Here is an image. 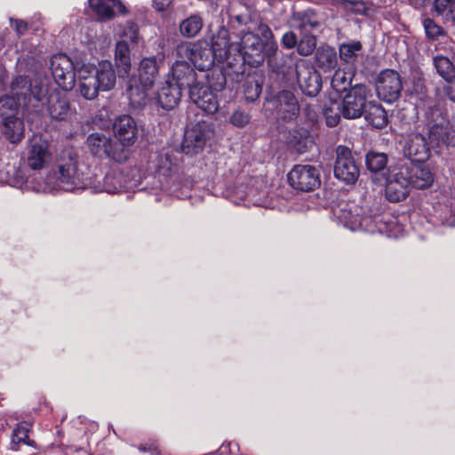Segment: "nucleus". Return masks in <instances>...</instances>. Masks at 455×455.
Masks as SVG:
<instances>
[{"mask_svg":"<svg viewBox=\"0 0 455 455\" xmlns=\"http://www.w3.org/2000/svg\"><path fill=\"white\" fill-rule=\"evenodd\" d=\"M51 70L56 84L64 91L72 90L77 77L78 91L89 100H94L100 91L112 90L116 82V72L108 60L101 61L98 66L74 64L68 55L60 53L52 57Z\"/></svg>","mask_w":455,"mask_h":455,"instance_id":"obj_1","label":"nucleus"},{"mask_svg":"<svg viewBox=\"0 0 455 455\" xmlns=\"http://www.w3.org/2000/svg\"><path fill=\"white\" fill-rule=\"evenodd\" d=\"M261 37L251 32L242 33L237 57L241 61L247 62L251 66L261 64L266 56L275 54L277 44L273 40V34L268 27L261 25L259 27Z\"/></svg>","mask_w":455,"mask_h":455,"instance_id":"obj_2","label":"nucleus"},{"mask_svg":"<svg viewBox=\"0 0 455 455\" xmlns=\"http://www.w3.org/2000/svg\"><path fill=\"white\" fill-rule=\"evenodd\" d=\"M158 73L159 66L156 57H146L141 60L139 78H131L128 84V95L132 106L140 108L148 104V92L153 86Z\"/></svg>","mask_w":455,"mask_h":455,"instance_id":"obj_3","label":"nucleus"},{"mask_svg":"<svg viewBox=\"0 0 455 455\" xmlns=\"http://www.w3.org/2000/svg\"><path fill=\"white\" fill-rule=\"evenodd\" d=\"M90 184L89 178L78 167L77 160L70 157L68 161L60 164L58 172L48 178L45 189L51 192L73 191L85 188Z\"/></svg>","mask_w":455,"mask_h":455,"instance_id":"obj_4","label":"nucleus"},{"mask_svg":"<svg viewBox=\"0 0 455 455\" xmlns=\"http://www.w3.org/2000/svg\"><path fill=\"white\" fill-rule=\"evenodd\" d=\"M426 119L429 132L430 143L440 145L455 144V132L451 131L449 123L444 116L443 107L440 103L430 101L426 111Z\"/></svg>","mask_w":455,"mask_h":455,"instance_id":"obj_5","label":"nucleus"},{"mask_svg":"<svg viewBox=\"0 0 455 455\" xmlns=\"http://www.w3.org/2000/svg\"><path fill=\"white\" fill-rule=\"evenodd\" d=\"M11 92L24 106L32 100L41 102L44 106L48 99V82L39 77L28 80L27 76H17L11 84Z\"/></svg>","mask_w":455,"mask_h":455,"instance_id":"obj_6","label":"nucleus"},{"mask_svg":"<svg viewBox=\"0 0 455 455\" xmlns=\"http://www.w3.org/2000/svg\"><path fill=\"white\" fill-rule=\"evenodd\" d=\"M89 151L100 158H109L116 162H124L128 158V152L108 132L91 133L86 140Z\"/></svg>","mask_w":455,"mask_h":455,"instance_id":"obj_7","label":"nucleus"},{"mask_svg":"<svg viewBox=\"0 0 455 455\" xmlns=\"http://www.w3.org/2000/svg\"><path fill=\"white\" fill-rule=\"evenodd\" d=\"M176 52L178 57L189 59L199 70H210L214 65L212 49L205 41L180 44Z\"/></svg>","mask_w":455,"mask_h":455,"instance_id":"obj_8","label":"nucleus"},{"mask_svg":"<svg viewBox=\"0 0 455 455\" xmlns=\"http://www.w3.org/2000/svg\"><path fill=\"white\" fill-rule=\"evenodd\" d=\"M333 212L339 222L351 230L372 231L371 218L364 215L363 207L355 202H340Z\"/></svg>","mask_w":455,"mask_h":455,"instance_id":"obj_9","label":"nucleus"},{"mask_svg":"<svg viewBox=\"0 0 455 455\" xmlns=\"http://www.w3.org/2000/svg\"><path fill=\"white\" fill-rule=\"evenodd\" d=\"M410 168L396 165L388 169L386 180V196L391 202H400L409 194Z\"/></svg>","mask_w":455,"mask_h":455,"instance_id":"obj_10","label":"nucleus"},{"mask_svg":"<svg viewBox=\"0 0 455 455\" xmlns=\"http://www.w3.org/2000/svg\"><path fill=\"white\" fill-rule=\"evenodd\" d=\"M370 96V90L365 85L357 84L352 87L342 100H339L343 110V117L346 119L361 117L365 111Z\"/></svg>","mask_w":455,"mask_h":455,"instance_id":"obj_11","label":"nucleus"},{"mask_svg":"<svg viewBox=\"0 0 455 455\" xmlns=\"http://www.w3.org/2000/svg\"><path fill=\"white\" fill-rule=\"evenodd\" d=\"M52 153L48 141L41 135L35 134L28 141L25 154L27 165L34 171L47 167L52 162Z\"/></svg>","mask_w":455,"mask_h":455,"instance_id":"obj_12","label":"nucleus"},{"mask_svg":"<svg viewBox=\"0 0 455 455\" xmlns=\"http://www.w3.org/2000/svg\"><path fill=\"white\" fill-rule=\"evenodd\" d=\"M337 158L334 165L335 177L347 183L354 184L360 174L359 166L349 148L344 146L337 148Z\"/></svg>","mask_w":455,"mask_h":455,"instance_id":"obj_13","label":"nucleus"},{"mask_svg":"<svg viewBox=\"0 0 455 455\" xmlns=\"http://www.w3.org/2000/svg\"><path fill=\"white\" fill-rule=\"evenodd\" d=\"M403 85L400 75L393 69L382 71L377 79L378 96L387 102H394L401 93Z\"/></svg>","mask_w":455,"mask_h":455,"instance_id":"obj_14","label":"nucleus"},{"mask_svg":"<svg viewBox=\"0 0 455 455\" xmlns=\"http://www.w3.org/2000/svg\"><path fill=\"white\" fill-rule=\"evenodd\" d=\"M212 134L211 126L206 123H197L188 127L182 142L183 152L188 155L197 154L204 148Z\"/></svg>","mask_w":455,"mask_h":455,"instance_id":"obj_15","label":"nucleus"},{"mask_svg":"<svg viewBox=\"0 0 455 455\" xmlns=\"http://www.w3.org/2000/svg\"><path fill=\"white\" fill-rule=\"evenodd\" d=\"M288 180L292 188L301 191L313 190L320 184L317 170L307 164L295 165L288 173Z\"/></svg>","mask_w":455,"mask_h":455,"instance_id":"obj_16","label":"nucleus"},{"mask_svg":"<svg viewBox=\"0 0 455 455\" xmlns=\"http://www.w3.org/2000/svg\"><path fill=\"white\" fill-rule=\"evenodd\" d=\"M297 80L300 90L308 96H315L321 89V77L316 70L306 61L296 65Z\"/></svg>","mask_w":455,"mask_h":455,"instance_id":"obj_17","label":"nucleus"},{"mask_svg":"<svg viewBox=\"0 0 455 455\" xmlns=\"http://www.w3.org/2000/svg\"><path fill=\"white\" fill-rule=\"evenodd\" d=\"M211 47L213 52L214 62L226 63L230 68L240 63V60L237 57V47L229 44L226 32L220 34L214 38Z\"/></svg>","mask_w":455,"mask_h":455,"instance_id":"obj_18","label":"nucleus"},{"mask_svg":"<svg viewBox=\"0 0 455 455\" xmlns=\"http://www.w3.org/2000/svg\"><path fill=\"white\" fill-rule=\"evenodd\" d=\"M428 140H430L428 139ZM430 141H427L426 138L420 133H411L403 147V152L406 157L411 159L412 162H423L429 157L430 147L434 148Z\"/></svg>","mask_w":455,"mask_h":455,"instance_id":"obj_19","label":"nucleus"},{"mask_svg":"<svg viewBox=\"0 0 455 455\" xmlns=\"http://www.w3.org/2000/svg\"><path fill=\"white\" fill-rule=\"evenodd\" d=\"M170 76V79L175 84L179 86L182 91L184 88L196 87L200 82L196 76L194 69L186 61L180 60L176 61L171 69V72L166 76Z\"/></svg>","mask_w":455,"mask_h":455,"instance_id":"obj_20","label":"nucleus"},{"mask_svg":"<svg viewBox=\"0 0 455 455\" xmlns=\"http://www.w3.org/2000/svg\"><path fill=\"white\" fill-rule=\"evenodd\" d=\"M270 103L275 107L278 118L283 121H291L299 115L298 101L291 92L283 91L280 92Z\"/></svg>","mask_w":455,"mask_h":455,"instance_id":"obj_21","label":"nucleus"},{"mask_svg":"<svg viewBox=\"0 0 455 455\" xmlns=\"http://www.w3.org/2000/svg\"><path fill=\"white\" fill-rule=\"evenodd\" d=\"M114 132L119 140L117 142L125 148L136 141L138 134L137 124L130 116H121L115 121Z\"/></svg>","mask_w":455,"mask_h":455,"instance_id":"obj_22","label":"nucleus"},{"mask_svg":"<svg viewBox=\"0 0 455 455\" xmlns=\"http://www.w3.org/2000/svg\"><path fill=\"white\" fill-rule=\"evenodd\" d=\"M189 98L199 108L208 114H214L219 109V101L214 92L201 83L190 89Z\"/></svg>","mask_w":455,"mask_h":455,"instance_id":"obj_23","label":"nucleus"},{"mask_svg":"<svg viewBox=\"0 0 455 455\" xmlns=\"http://www.w3.org/2000/svg\"><path fill=\"white\" fill-rule=\"evenodd\" d=\"M181 96L182 91L179 86L173 84L170 76H166L164 81L158 85L156 100L164 109L174 108L179 104Z\"/></svg>","mask_w":455,"mask_h":455,"instance_id":"obj_24","label":"nucleus"},{"mask_svg":"<svg viewBox=\"0 0 455 455\" xmlns=\"http://www.w3.org/2000/svg\"><path fill=\"white\" fill-rule=\"evenodd\" d=\"M90 8L100 20L106 21L113 19L116 12L126 13L125 6L120 0H89Z\"/></svg>","mask_w":455,"mask_h":455,"instance_id":"obj_25","label":"nucleus"},{"mask_svg":"<svg viewBox=\"0 0 455 455\" xmlns=\"http://www.w3.org/2000/svg\"><path fill=\"white\" fill-rule=\"evenodd\" d=\"M1 132L11 143L18 144L24 138V122L16 114L6 116L2 119Z\"/></svg>","mask_w":455,"mask_h":455,"instance_id":"obj_26","label":"nucleus"},{"mask_svg":"<svg viewBox=\"0 0 455 455\" xmlns=\"http://www.w3.org/2000/svg\"><path fill=\"white\" fill-rule=\"evenodd\" d=\"M50 116L56 120H65L71 114L69 102L65 95L59 92L49 94L45 102Z\"/></svg>","mask_w":455,"mask_h":455,"instance_id":"obj_27","label":"nucleus"},{"mask_svg":"<svg viewBox=\"0 0 455 455\" xmlns=\"http://www.w3.org/2000/svg\"><path fill=\"white\" fill-rule=\"evenodd\" d=\"M409 180L411 186L418 189H424L432 185L434 176L427 166L414 164L410 169Z\"/></svg>","mask_w":455,"mask_h":455,"instance_id":"obj_28","label":"nucleus"},{"mask_svg":"<svg viewBox=\"0 0 455 455\" xmlns=\"http://www.w3.org/2000/svg\"><path fill=\"white\" fill-rule=\"evenodd\" d=\"M363 115L365 120L375 128L381 129L387 124L385 109L374 101H368Z\"/></svg>","mask_w":455,"mask_h":455,"instance_id":"obj_29","label":"nucleus"},{"mask_svg":"<svg viewBox=\"0 0 455 455\" xmlns=\"http://www.w3.org/2000/svg\"><path fill=\"white\" fill-rule=\"evenodd\" d=\"M115 62L119 76L128 75L131 69L130 49L127 42L120 40L116 43L115 51Z\"/></svg>","mask_w":455,"mask_h":455,"instance_id":"obj_30","label":"nucleus"},{"mask_svg":"<svg viewBox=\"0 0 455 455\" xmlns=\"http://www.w3.org/2000/svg\"><path fill=\"white\" fill-rule=\"evenodd\" d=\"M316 62L324 71H331L337 66L336 52L331 47H322L317 50Z\"/></svg>","mask_w":455,"mask_h":455,"instance_id":"obj_31","label":"nucleus"},{"mask_svg":"<svg viewBox=\"0 0 455 455\" xmlns=\"http://www.w3.org/2000/svg\"><path fill=\"white\" fill-rule=\"evenodd\" d=\"M434 65L437 73L447 82L455 79V68L451 61L444 56H437L434 59Z\"/></svg>","mask_w":455,"mask_h":455,"instance_id":"obj_32","label":"nucleus"},{"mask_svg":"<svg viewBox=\"0 0 455 455\" xmlns=\"http://www.w3.org/2000/svg\"><path fill=\"white\" fill-rule=\"evenodd\" d=\"M323 115L328 126H336L340 120V116H343V110L341 109L339 101L330 100L329 104H325Z\"/></svg>","mask_w":455,"mask_h":455,"instance_id":"obj_33","label":"nucleus"},{"mask_svg":"<svg viewBox=\"0 0 455 455\" xmlns=\"http://www.w3.org/2000/svg\"><path fill=\"white\" fill-rule=\"evenodd\" d=\"M361 50L362 44L358 41L344 43L339 46V57L345 62L352 64L356 60Z\"/></svg>","mask_w":455,"mask_h":455,"instance_id":"obj_34","label":"nucleus"},{"mask_svg":"<svg viewBox=\"0 0 455 455\" xmlns=\"http://www.w3.org/2000/svg\"><path fill=\"white\" fill-rule=\"evenodd\" d=\"M207 86L212 92L221 91L226 84V75L222 68L211 69L206 75Z\"/></svg>","mask_w":455,"mask_h":455,"instance_id":"obj_35","label":"nucleus"},{"mask_svg":"<svg viewBox=\"0 0 455 455\" xmlns=\"http://www.w3.org/2000/svg\"><path fill=\"white\" fill-rule=\"evenodd\" d=\"M203 26L200 17L194 15L183 20L180 25V33L187 37H193L198 34Z\"/></svg>","mask_w":455,"mask_h":455,"instance_id":"obj_36","label":"nucleus"},{"mask_svg":"<svg viewBox=\"0 0 455 455\" xmlns=\"http://www.w3.org/2000/svg\"><path fill=\"white\" fill-rule=\"evenodd\" d=\"M352 73L337 70L331 79V86L337 92H346L351 86Z\"/></svg>","mask_w":455,"mask_h":455,"instance_id":"obj_37","label":"nucleus"},{"mask_svg":"<svg viewBox=\"0 0 455 455\" xmlns=\"http://www.w3.org/2000/svg\"><path fill=\"white\" fill-rule=\"evenodd\" d=\"M12 95L0 98V116L4 118L6 116L15 115L19 105H23L18 98L11 92Z\"/></svg>","mask_w":455,"mask_h":455,"instance_id":"obj_38","label":"nucleus"},{"mask_svg":"<svg viewBox=\"0 0 455 455\" xmlns=\"http://www.w3.org/2000/svg\"><path fill=\"white\" fill-rule=\"evenodd\" d=\"M387 163V157L384 153L369 152L366 156V165L372 172L383 171Z\"/></svg>","mask_w":455,"mask_h":455,"instance_id":"obj_39","label":"nucleus"},{"mask_svg":"<svg viewBox=\"0 0 455 455\" xmlns=\"http://www.w3.org/2000/svg\"><path fill=\"white\" fill-rule=\"evenodd\" d=\"M28 427L19 425L13 431L12 435V442L11 445L13 450L18 449V445L21 443L30 444L28 442Z\"/></svg>","mask_w":455,"mask_h":455,"instance_id":"obj_40","label":"nucleus"},{"mask_svg":"<svg viewBox=\"0 0 455 455\" xmlns=\"http://www.w3.org/2000/svg\"><path fill=\"white\" fill-rule=\"evenodd\" d=\"M316 39L314 36L305 35L298 44V52L302 56L310 55L315 49Z\"/></svg>","mask_w":455,"mask_h":455,"instance_id":"obj_41","label":"nucleus"},{"mask_svg":"<svg viewBox=\"0 0 455 455\" xmlns=\"http://www.w3.org/2000/svg\"><path fill=\"white\" fill-rule=\"evenodd\" d=\"M120 37L124 41L137 43L139 39L138 27L132 22H128L120 33Z\"/></svg>","mask_w":455,"mask_h":455,"instance_id":"obj_42","label":"nucleus"},{"mask_svg":"<svg viewBox=\"0 0 455 455\" xmlns=\"http://www.w3.org/2000/svg\"><path fill=\"white\" fill-rule=\"evenodd\" d=\"M230 123L236 127H244L251 121V116L240 109L235 110L229 117Z\"/></svg>","mask_w":455,"mask_h":455,"instance_id":"obj_43","label":"nucleus"},{"mask_svg":"<svg viewBox=\"0 0 455 455\" xmlns=\"http://www.w3.org/2000/svg\"><path fill=\"white\" fill-rule=\"evenodd\" d=\"M424 28L427 36L429 38L436 39L439 36L443 34V29L440 26H438L434 20L431 19L424 20Z\"/></svg>","mask_w":455,"mask_h":455,"instance_id":"obj_44","label":"nucleus"},{"mask_svg":"<svg viewBox=\"0 0 455 455\" xmlns=\"http://www.w3.org/2000/svg\"><path fill=\"white\" fill-rule=\"evenodd\" d=\"M345 8L355 13H363L365 11V4L361 1L343 0Z\"/></svg>","mask_w":455,"mask_h":455,"instance_id":"obj_45","label":"nucleus"},{"mask_svg":"<svg viewBox=\"0 0 455 455\" xmlns=\"http://www.w3.org/2000/svg\"><path fill=\"white\" fill-rule=\"evenodd\" d=\"M10 23L18 36L24 35L28 30V24L22 20L10 19Z\"/></svg>","mask_w":455,"mask_h":455,"instance_id":"obj_46","label":"nucleus"},{"mask_svg":"<svg viewBox=\"0 0 455 455\" xmlns=\"http://www.w3.org/2000/svg\"><path fill=\"white\" fill-rule=\"evenodd\" d=\"M283 45L287 49H291L297 44V36L291 31L286 32L282 38Z\"/></svg>","mask_w":455,"mask_h":455,"instance_id":"obj_47","label":"nucleus"},{"mask_svg":"<svg viewBox=\"0 0 455 455\" xmlns=\"http://www.w3.org/2000/svg\"><path fill=\"white\" fill-rule=\"evenodd\" d=\"M113 180H114V177L111 175H107L104 179L105 190L109 194L117 193L121 188L120 185H118V186L114 185L113 187L108 186L112 182Z\"/></svg>","mask_w":455,"mask_h":455,"instance_id":"obj_48","label":"nucleus"},{"mask_svg":"<svg viewBox=\"0 0 455 455\" xmlns=\"http://www.w3.org/2000/svg\"><path fill=\"white\" fill-rule=\"evenodd\" d=\"M153 3L157 11H164L169 6L170 0H153Z\"/></svg>","mask_w":455,"mask_h":455,"instance_id":"obj_49","label":"nucleus"},{"mask_svg":"<svg viewBox=\"0 0 455 455\" xmlns=\"http://www.w3.org/2000/svg\"><path fill=\"white\" fill-rule=\"evenodd\" d=\"M443 18L451 22H455V1H453L451 7L443 15Z\"/></svg>","mask_w":455,"mask_h":455,"instance_id":"obj_50","label":"nucleus"},{"mask_svg":"<svg viewBox=\"0 0 455 455\" xmlns=\"http://www.w3.org/2000/svg\"><path fill=\"white\" fill-rule=\"evenodd\" d=\"M450 84L448 85V87L446 88V92L450 97V99L455 102V80L451 81V82H449Z\"/></svg>","mask_w":455,"mask_h":455,"instance_id":"obj_51","label":"nucleus"},{"mask_svg":"<svg viewBox=\"0 0 455 455\" xmlns=\"http://www.w3.org/2000/svg\"><path fill=\"white\" fill-rule=\"evenodd\" d=\"M148 451L152 452V453H155L156 451V449L154 447V448H148Z\"/></svg>","mask_w":455,"mask_h":455,"instance_id":"obj_52","label":"nucleus"},{"mask_svg":"<svg viewBox=\"0 0 455 455\" xmlns=\"http://www.w3.org/2000/svg\"><path fill=\"white\" fill-rule=\"evenodd\" d=\"M308 135V132L307 130L303 131V137L307 138Z\"/></svg>","mask_w":455,"mask_h":455,"instance_id":"obj_53","label":"nucleus"},{"mask_svg":"<svg viewBox=\"0 0 455 455\" xmlns=\"http://www.w3.org/2000/svg\"><path fill=\"white\" fill-rule=\"evenodd\" d=\"M255 96L258 97L259 96V86L256 85V93H255Z\"/></svg>","mask_w":455,"mask_h":455,"instance_id":"obj_54","label":"nucleus"},{"mask_svg":"<svg viewBox=\"0 0 455 455\" xmlns=\"http://www.w3.org/2000/svg\"><path fill=\"white\" fill-rule=\"evenodd\" d=\"M140 450L142 451H148L147 448L145 446H140Z\"/></svg>","mask_w":455,"mask_h":455,"instance_id":"obj_55","label":"nucleus"}]
</instances>
